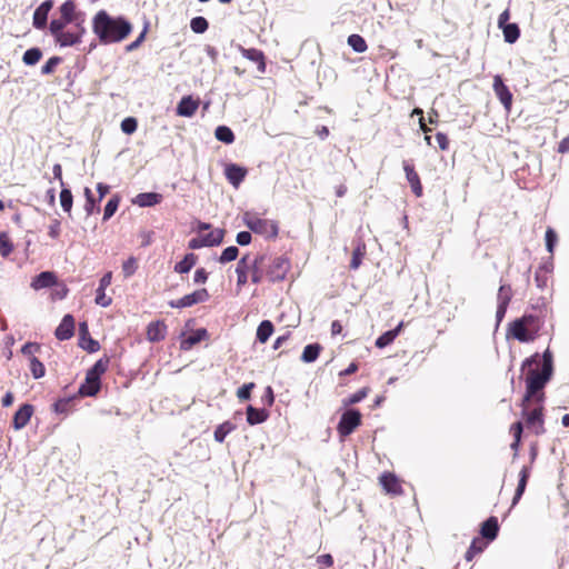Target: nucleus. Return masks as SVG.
Wrapping results in <instances>:
<instances>
[{"label":"nucleus","instance_id":"obj_49","mask_svg":"<svg viewBox=\"0 0 569 569\" xmlns=\"http://www.w3.org/2000/svg\"><path fill=\"white\" fill-rule=\"evenodd\" d=\"M61 62V58L59 57H51L41 68L42 74H50L52 73L58 64Z\"/></svg>","mask_w":569,"mask_h":569},{"label":"nucleus","instance_id":"obj_22","mask_svg":"<svg viewBox=\"0 0 569 569\" xmlns=\"http://www.w3.org/2000/svg\"><path fill=\"white\" fill-rule=\"evenodd\" d=\"M380 483L388 493L399 495L402 491L400 481L393 473H383L380 477Z\"/></svg>","mask_w":569,"mask_h":569},{"label":"nucleus","instance_id":"obj_42","mask_svg":"<svg viewBox=\"0 0 569 569\" xmlns=\"http://www.w3.org/2000/svg\"><path fill=\"white\" fill-rule=\"evenodd\" d=\"M13 250V244L6 232L0 233V253L7 258Z\"/></svg>","mask_w":569,"mask_h":569},{"label":"nucleus","instance_id":"obj_43","mask_svg":"<svg viewBox=\"0 0 569 569\" xmlns=\"http://www.w3.org/2000/svg\"><path fill=\"white\" fill-rule=\"evenodd\" d=\"M511 297H512V292H511L510 286H506V284L500 286L498 296H497L498 305L508 307V305L511 300Z\"/></svg>","mask_w":569,"mask_h":569},{"label":"nucleus","instance_id":"obj_29","mask_svg":"<svg viewBox=\"0 0 569 569\" xmlns=\"http://www.w3.org/2000/svg\"><path fill=\"white\" fill-rule=\"evenodd\" d=\"M197 262V257L193 253H188L184 258L176 263L174 271L178 273H188Z\"/></svg>","mask_w":569,"mask_h":569},{"label":"nucleus","instance_id":"obj_55","mask_svg":"<svg viewBox=\"0 0 569 569\" xmlns=\"http://www.w3.org/2000/svg\"><path fill=\"white\" fill-rule=\"evenodd\" d=\"M253 387H254L253 382L244 383L241 388L238 389L237 397L240 400H248V399H250L251 390L253 389Z\"/></svg>","mask_w":569,"mask_h":569},{"label":"nucleus","instance_id":"obj_46","mask_svg":"<svg viewBox=\"0 0 569 569\" xmlns=\"http://www.w3.org/2000/svg\"><path fill=\"white\" fill-rule=\"evenodd\" d=\"M60 203L66 212H70L72 209V193L69 189H62L60 192Z\"/></svg>","mask_w":569,"mask_h":569},{"label":"nucleus","instance_id":"obj_51","mask_svg":"<svg viewBox=\"0 0 569 569\" xmlns=\"http://www.w3.org/2000/svg\"><path fill=\"white\" fill-rule=\"evenodd\" d=\"M94 301L97 305L106 308L111 305L112 299L106 295V289L98 288Z\"/></svg>","mask_w":569,"mask_h":569},{"label":"nucleus","instance_id":"obj_16","mask_svg":"<svg viewBox=\"0 0 569 569\" xmlns=\"http://www.w3.org/2000/svg\"><path fill=\"white\" fill-rule=\"evenodd\" d=\"M403 170L406 172V178L412 189V192L417 197H421L422 196V186L420 182V178H419L418 173L416 172L413 166L411 163H409L408 161H405Z\"/></svg>","mask_w":569,"mask_h":569},{"label":"nucleus","instance_id":"obj_44","mask_svg":"<svg viewBox=\"0 0 569 569\" xmlns=\"http://www.w3.org/2000/svg\"><path fill=\"white\" fill-rule=\"evenodd\" d=\"M365 253H366L365 244L357 246V248L353 250L351 262H350L351 269L356 270L360 267Z\"/></svg>","mask_w":569,"mask_h":569},{"label":"nucleus","instance_id":"obj_41","mask_svg":"<svg viewBox=\"0 0 569 569\" xmlns=\"http://www.w3.org/2000/svg\"><path fill=\"white\" fill-rule=\"evenodd\" d=\"M119 202H120V198L117 194H114L112 198L109 199V201L107 202V204L104 207L103 220H109L114 214V212L117 211V209L119 207Z\"/></svg>","mask_w":569,"mask_h":569},{"label":"nucleus","instance_id":"obj_11","mask_svg":"<svg viewBox=\"0 0 569 569\" xmlns=\"http://www.w3.org/2000/svg\"><path fill=\"white\" fill-rule=\"evenodd\" d=\"M33 412V406L29 403L22 405L13 416L12 427L14 428V430L23 429L29 423Z\"/></svg>","mask_w":569,"mask_h":569},{"label":"nucleus","instance_id":"obj_45","mask_svg":"<svg viewBox=\"0 0 569 569\" xmlns=\"http://www.w3.org/2000/svg\"><path fill=\"white\" fill-rule=\"evenodd\" d=\"M397 338V331H387L382 333L378 339L376 340V347L382 349L390 343L393 342V340Z\"/></svg>","mask_w":569,"mask_h":569},{"label":"nucleus","instance_id":"obj_3","mask_svg":"<svg viewBox=\"0 0 569 569\" xmlns=\"http://www.w3.org/2000/svg\"><path fill=\"white\" fill-rule=\"evenodd\" d=\"M540 329L539 320L533 315H525L512 322L510 332L520 342H529L536 339Z\"/></svg>","mask_w":569,"mask_h":569},{"label":"nucleus","instance_id":"obj_26","mask_svg":"<svg viewBox=\"0 0 569 569\" xmlns=\"http://www.w3.org/2000/svg\"><path fill=\"white\" fill-rule=\"evenodd\" d=\"M268 412L264 409H257L252 406L247 408V421L249 425L254 426L264 422L268 419Z\"/></svg>","mask_w":569,"mask_h":569},{"label":"nucleus","instance_id":"obj_24","mask_svg":"<svg viewBox=\"0 0 569 569\" xmlns=\"http://www.w3.org/2000/svg\"><path fill=\"white\" fill-rule=\"evenodd\" d=\"M162 196L156 192H142L136 196L133 203L139 207H151L158 204Z\"/></svg>","mask_w":569,"mask_h":569},{"label":"nucleus","instance_id":"obj_64","mask_svg":"<svg viewBox=\"0 0 569 569\" xmlns=\"http://www.w3.org/2000/svg\"><path fill=\"white\" fill-rule=\"evenodd\" d=\"M69 406V401L66 399L58 400L54 405V411L58 413H64L67 412V408Z\"/></svg>","mask_w":569,"mask_h":569},{"label":"nucleus","instance_id":"obj_35","mask_svg":"<svg viewBox=\"0 0 569 569\" xmlns=\"http://www.w3.org/2000/svg\"><path fill=\"white\" fill-rule=\"evenodd\" d=\"M505 41L508 43H513L518 40L520 36V30L516 23H509L502 27Z\"/></svg>","mask_w":569,"mask_h":569},{"label":"nucleus","instance_id":"obj_36","mask_svg":"<svg viewBox=\"0 0 569 569\" xmlns=\"http://www.w3.org/2000/svg\"><path fill=\"white\" fill-rule=\"evenodd\" d=\"M41 57L42 52L39 48H31L23 53L22 61L27 66H34L40 61Z\"/></svg>","mask_w":569,"mask_h":569},{"label":"nucleus","instance_id":"obj_38","mask_svg":"<svg viewBox=\"0 0 569 569\" xmlns=\"http://www.w3.org/2000/svg\"><path fill=\"white\" fill-rule=\"evenodd\" d=\"M29 368L34 379H40L46 373L43 363L37 357L30 358Z\"/></svg>","mask_w":569,"mask_h":569},{"label":"nucleus","instance_id":"obj_28","mask_svg":"<svg viewBox=\"0 0 569 569\" xmlns=\"http://www.w3.org/2000/svg\"><path fill=\"white\" fill-rule=\"evenodd\" d=\"M273 332V325L269 320H263L257 329V339L261 343H266Z\"/></svg>","mask_w":569,"mask_h":569},{"label":"nucleus","instance_id":"obj_27","mask_svg":"<svg viewBox=\"0 0 569 569\" xmlns=\"http://www.w3.org/2000/svg\"><path fill=\"white\" fill-rule=\"evenodd\" d=\"M498 530H499L498 521L495 517H490L481 526L482 537H485L489 540H493L497 537Z\"/></svg>","mask_w":569,"mask_h":569},{"label":"nucleus","instance_id":"obj_40","mask_svg":"<svg viewBox=\"0 0 569 569\" xmlns=\"http://www.w3.org/2000/svg\"><path fill=\"white\" fill-rule=\"evenodd\" d=\"M239 249L236 246L227 247L220 254L218 261L222 264L231 262L238 258Z\"/></svg>","mask_w":569,"mask_h":569},{"label":"nucleus","instance_id":"obj_9","mask_svg":"<svg viewBox=\"0 0 569 569\" xmlns=\"http://www.w3.org/2000/svg\"><path fill=\"white\" fill-rule=\"evenodd\" d=\"M208 299H209V293H208L207 289L202 288V289H198V290L193 291L192 293L186 295L180 299L171 300L169 302V306L171 308H177V309L188 308L193 305L204 302Z\"/></svg>","mask_w":569,"mask_h":569},{"label":"nucleus","instance_id":"obj_58","mask_svg":"<svg viewBox=\"0 0 569 569\" xmlns=\"http://www.w3.org/2000/svg\"><path fill=\"white\" fill-rule=\"evenodd\" d=\"M80 346H81L83 349L88 350L89 352H96V351L99 349V343H98V341H96V340H93V339H91V338H89L88 340H84V339H83V340L81 341Z\"/></svg>","mask_w":569,"mask_h":569},{"label":"nucleus","instance_id":"obj_1","mask_svg":"<svg viewBox=\"0 0 569 569\" xmlns=\"http://www.w3.org/2000/svg\"><path fill=\"white\" fill-rule=\"evenodd\" d=\"M94 34L102 43H116L129 36L132 26L122 17L112 18L104 10H100L92 21Z\"/></svg>","mask_w":569,"mask_h":569},{"label":"nucleus","instance_id":"obj_19","mask_svg":"<svg viewBox=\"0 0 569 569\" xmlns=\"http://www.w3.org/2000/svg\"><path fill=\"white\" fill-rule=\"evenodd\" d=\"M100 390V378L87 372L86 381L81 385L79 392L82 396L92 397L96 396Z\"/></svg>","mask_w":569,"mask_h":569},{"label":"nucleus","instance_id":"obj_54","mask_svg":"<svg viewBox=\"0 0 569 569\" xmlns=\"http://www.w3.org/2000/svg\"><path fill=\"white\" fill-rule=\"evenodd\" d=\"M137 120L134 118L129 117L122 120L121 130L127 134H131L137 130Z\"/></svg>","mask_w":569,"mask_h":569},{"label":"nucleus","instance_id":"obj_10","mask_svg":"<svg viewBox=\"0 0 569 569\" xmlns=\"http://www.w3.org/2000/svg\"><path fill=\"white\" fill-rule=\"evenodd\" d=\"M361 422V415L358 410L346 411L338 425L340 436H349Z\"/></svg>","mask_w":569,"mask_h":569},{"label":"nucleus","instance_id":"obj_18","mask_svg":"<svg viewBox=\"0 0 569 569\" xmlns=\"http://www.w3.org/2000/svg\"><path fill=\"white\" fill-rule=\"evenodd\" d=\"M58 279L54 272L52 271H43L33 278L31 281V288L34 290H40L44 288H50L57 283Z\"/></svg>","mask_w":569,"mask_h":569},{"label":"nucleus","instance_id":"obj_52","mask_svg":"<svg viewBox=\"0 0 569 569\" xmlns=\"http://www.w3.org/2000/svg\"><path fill=\"white\" fill-rule=\"evenodd\" d=\"M369 389L362 388L351 395L347 400H345V405H353L362 401L368 396Z\"/></svg>","mask_w":569,"mask_h":569},{"label":"nucleus","instance_id":"obj_12","mask_svg":"<svg viewBox=\"0 0 569 569\" xmlns=\"http://www.w3.org/2000/svg\"><path fill=\"white\" fill-rule=\"evenodd\" d=\"M493 91L503 107L509 110L512 102V94L508 87L503 83L502 78L497 74L493 78Z\"/></svg>","mask_w":569,"mask_h":569},{"label":"nucleus","instance_id":"obj_50","mask_svg":"<svg viewBox=\"0 0 569 569\" xmlns=\"http://www.w3.org/2000/svg\"><path fill=\"white\" fill-rule=\"evenodd\" d=\"M137 270V260L130 257L122 263V271L126 278L131 277Z\"/></svg>","mask_w":569,"mask_h":569},{"label":"nucleus","instance_id":"obj_62","mask_svg":"<svg viewBox=\"0 0 569 569\" xmlns=\"http://www.w3.org/2000/svg\"><path fill=\"white\" fill-rule=\"evenodd\" d=\"M542 370L547 372H551L552 370V357L549 350H546L543 353Z\"/></svg>","mask_w":569,"mask_h":569},{"label":"nucleus","instance_id":"obj_32","mask_svg":"<svg viewBox=\"0 0 569 569\" xmlns=\"http://www.w3.org/2000/svg\"><path fill=\"white\" fill-rule=\"evenodd\" d=\"M236 426L231 423L230 421H226L221 425H219L214 430V440L218 442H223L226 437L233 431Z\"/></svg>","mask_w":569,"mask_h":569},{"label":"nucleus","instance_id":"obj_30","mask_svg":"<svg viewBox=\"0 0 569 569\" xmlns=\"http://www.w3.org/2000/svg\"><path fill=\"white\" fill-rule=\"evenodd\" d=\"M320 351H321V346L319 343L308 345L303 349V352L301 355V360L306 363L313 362L319 357Z\"/></svg>","mask_w":569,"mask_h":569},{"label":"nucleus","instance_id":"obj_39","mask_svg":"<svg viewBox=\"0 0 569 569\" xmlns=\"http://www.w3.org/2000/svg\"><path fill=\"white\" fill-rule=\"evenodd\" d=\"M348 44L359 53H362L367 50V43L365 39L359 34H351L348 37Z\"/></svg>","mask_w":569,"mask_h":569},{"label":"nucleus","instance_id":"obj_21","mask_svg":"<svg viewBox=\"0 0 569 569\" xmlns=\"http://www.w3.org/2000/svg\"><path fill=\"white\" fill-rule=\"evenodd\" d=\"M226 177L228 181L234 187L238 188L239 184L243 181L246 177V169L239 167L237 164H229L226 167Z\"/></svg>","mask_w":569,"mask_h":569},{"label":"nucleus","instance_id":"obj_47","mask_svg":"<svg viewBox=\"0 0 569 569\" xmlns=\"http://www.w3.org/2000/svg\"><path fill=\"white\" fill-rule=\"evenodd\" d=\"M191 30L196 33H203L208 29V21L203 17H196L190 22Z\"/></svg>","mask_w":569,"mask_h":569},{"label":"nucleus","instance_id":"obj_4","mask_svg":"<svg viewBox=\"0 0 569 569\" xmlns=\"http://www.w3.org/2000/svg\"><path fill=\"white\" fill-rule=\"evenodd\" d=\"M68 24H72V22H67L63 20V17L60 14L59 19H53L50 22V32L54 37L56 42L61 47H71L79 42L83 37L77 29L64 30Z\"/></svg>","mask_w":569,"mask_h":569},{"label":"nucleus","instance_id":"obj_14","mask_svg":"<svg viewBox=\"0 0 569 569\" xmlns=\"http://www.w3.org/2000/svg\"><path fill=\"white\" fill-rule=\"evenodd\" d=\"M199 108V100L191 96L183 97L177 106V114L180 117H192Z\"/></svg>","mask_w":569,"mask_h":569},{"label":"nucleus","instance_id":"obj_5","mask_svg":"<svg viewBox=\"0 0 569 569\" xmlns=\"http://www.w3.org/2000/svg\"><path fill=\"white\" fill-rule=\"evenodd\" d=\"M242 220L246 227H248L252 232L267 239H272L278 236L279 227L274 220L260 218L252 212H244Z\"/></svg>","mask_w":569,"mask_h":569},{"label":"nucleus","instance_id":"obj_53","mask_svg":"<svg viewBox=\"0 0 569 569\" xmlns=\"http://www.w3.org/2000/svg\"><path fill=\"white\" fill-rule=\"evenodd\" d=\"M557 240H558V237H557V233L555 232V230L551 228H548L546 231V247L550 253L553 252V248L557 243Z\"/></svg>","mask_w":569,"mask_h":569},{"label":"nucleus","instance_id":"obj_63","mask_svg":"<svg viewBox=\"0 0 569 569\" xmlns=\"http://www.w3.org/2000/svg\"><path fill=\"white\" fill-rule=\"evenodd\" d=\"M208 279V273L203 268L197 269L193 276L196 283H204Z\"/></svg>","mask_w":569,"mask_h":569},{"label":"nucleus","instance_id":"obj_13","mask_svg":"<svg viewBox=\"0 0 569 569\" xmlns=\"http://www.w3.org/2000/svg\"><path fill=\"white\" fill-rule=\"evenodd\" d=\"M74 319L71 315H66L56 329V337L59 340H68L73 336Z\"/></svg>","mask_w":569,"mask_h":569},{"label":"nucleus","instance_id":"obj_57","mask_svg":"<svg viewBox=\"0 0 569 569\" xmlns=\"http://www.w3.org/2000/svg\"><path fill=\"white\" fill-rule=\"evenodd\" d=\"M40 350V346L36 342H27L22 346L21 352L27 356L29 359L34 357V353Z\"/></svg>","mask_w":569,"mask_h":569},{"label":"nucleus","instance_id":"obj_17","mask_svg":"<svg viewBox=\"0 0 569 569\" xmlns=\"http://www.w3.org/2000/svg\"><path fill=\"white\" fill-rule=\"evenodd\" d=\"M52 1H43L33 13V26L37 29H43L47 24L48 13L52 8Z\"/></svg>","mask_w":569,"mask_h":569},{"label":"nucleus","instance_id":"obj_37","mask_svg":"<svg viewBox=\"0 0 569 569\" xmlns=\"http://www.w3.org/2000/svg\"><path fill=\"white\" fill-rule=\"evenodd\" d=\"M214 134L219 141L224 142V143H232L234 140V134H233L232 130L226 126H219L216 129Z\"/></svg>","mask_w":569,"mask_h":569},{"label":"nucleus","instance_id":"obj_48","mask_svg":"<svg viewBox=\"0 0 569 569\" xmlns=\"http://www.w3.org/2000/svg\"><path fill=\"white\" fill-rule=\"evenodd\" d=\"M108 359H100L98 360L92 368L88 370L91 375L100 378L108 369Z\"/></svg>","mask_w":569,"mask_h":569},{"label":"nucleus","instance_id":"obj_23","mask_svg":"<svg viewBox=\"0 0 569 569\" xmlns=\"http://www.w3.org/2000/svg\"><path fill=\"white\" fill-rule=\"evenodd\" d=\"M207 338L208 331L204 328L197 329L190 336H188L181 341L180 348L182 350H190L194 345L199 343L200 341Z\"/></svg>","mask_w":569,"mask_h":569},{"label":"nucleus","instance_id":"obj_31","mask_svg":"<svg viewBox=\"0 0 569 569\" xmlns=\"http://www.w3.org/2000/svg\"><path fill=\"white\" fill-rule=\"evenodd\" d=\"M486 547H487L486 542H483L479 538H475L465 555L466 560L471 561L473 559V557L481 553Z\"/></svg>","mask_w":569,"mask_h":569},{"label":"nucleus","instance_id":"obj_15","mask_svg":"<svg viewBox=\"0 0 569 569\" xmlns=\"http://www.w3.org/2000/svg\"><path fill=\"white\" fill-rule=\"evenodd\" d=\"M527 428L533 430L535 433L539 435L543 432V419L542 408H536L532 411L526 413Z\"/></svg>","mask_w":569,"mask_h":569},{"label":"nucleus","instance_id":"obj_60","mask_svg":"<svg viewBox=\"0 0 569 569\" xmlns=\"http://www.w3.org/2000/svg\"><path fill=\"white\" fill-rule=\"evenodd\" d=\"M535 280L539 288H545L548 284L549 276H546L545 273H542L541 270H537Z\"/></svg>","mask_w":569,"mask_h":569},{"label":"nucleus","instance_id":"obj_61","mask_svg":"<svg viewBox=\"0 0 569 569\" xmlns=\"http://www.w3.org/2000/svg\"><path fill=\"white\" fill-rule=\"evenodd\" d=\"M436 141H437V143H438V146H439V148L441 150H447L448 149L449 140H448V137L445 133L438 132L436 134Z\"/></svg>","mask_w":569,"mask_h":569},{"label":"nucleus","instance_id":"obj_56","mask_svg":"<svg viewBox=\"0 0 569 569\" xmlns=\"http://www.w3.org/2000/svg\"><path fill=\"white\" fill-rule=\"evenodd\" d=\"M61 232V223L58 219H53L48 227V234L52 239H58Z\"/></svg>","mask_w":569,"mask_h":569},{"label":"nucleus","instance_id":"obj_33","mask_svg":"<svg viewBox=\"0 0 569 569\" xmlns=\"http://www.w3.org/2000/svg\"><path fill=\"white\" fill-rule=\"evenodd\" d=\"M224 231L222 229H214L208 234H203L202 238L206 241L207 247L218 246L222 242Z\"/></svg>","mask_w":569,"mask_h":569},{"label":"nucleus","instance_id":"obj_59","mask_svg":"<svg viewBox=\"0 0 569 569\" xmlns=\"http://www.w3.org/2000/svg\"><path fill=\"white\" fill-rule=\"evenodd\" d=\"M251 233L248 231H241L237 234V243L240 246H248L251 242Z\"/></svg>","mask_w":569,"mask_h":569},{"label":"nucleus","instance_id":"obj_6","mask_svg":"<svg viewBox=\"0 0 569 569\" xmlns=\"http://www.w3.org/2000/svg\"><path fill=\"white\" fill-rule=\"evenodd\" d=\"M60 14L67 22H72L73 29H77L80 33L84 34V13L77 10V4L71 1H64L59 8Z\"/></svg>","mask_w":569,"mask_h":569},{"label":"nucleus","instance_id":"obj_7","mask_svg":"<svg viewBox=\"0 0 569 569\" xmlns=\"http://www.w3.org/2000/svg\"><path fill=\"white\" fill-rule=\"evenodd\" d=\"M551 376V372L547 371H538V370H530L528 372L526 383H527V391L526 397L523 399V405L533 397L540 389H542L546 385V382L549 380Z\"/></svg>","mask_w":569,"mask_h":569},{"label":"nucleus","instance_id":"obj_34","mask_svg":"<svg viewBox=\"0 0 569 569\" xmlns=\"http://www.w3.org/2000/svg\"><path fill=\"white\" fill-rule=\"evenodd\" d=\"M242 54L244 58L258 62L259 63V70L264 71L266 64L263 61V54L261 51L257 49H242Z\"/></svg>","mask_w":569,"mask_h":569},{"label":"nucleus","instance_id":"obj_20","mask_svg":"<svg viewBox=\"0 0 569 569\" xmlns=\"http://www.w3.org/2000/svg\"><path fill=\"white\" fill-rule=\"evenodd\" d=\"M167 333V326L163 321H154L149 323L147 328V338L151 342L161 341Z\"/></svg>","mask_w":569,"mask_h":569},{"label":"nucleus","instance_id":"obj_2","mask_svg":"<svg viewBox=\"0 0 569 569\" xmlns=\"http://www.w3.org/2000/svg\"><path fill=\"white\" fill-rule=\"evenodd\" d=\"M264 261L263 254L251 257L249 253L241 257L236 267L237 287L241 289L249 280V271H252L251 281L258 284L263 279L262 263Z\"/></svg>","mask_w":569,"mask_h":569},{"label":"nucleus","instance_id":"obj_25","mask_svg":"<svg viewBox=\"0 0 569 569\" xmlns=\"http://www.w3.org/2000/svg\"><path fill=\"white\" fill-rule=\"evenodd\" d=\"M530 477V468L529 467H522L519 473V482L518 487L516 489L515 497L512 499V506H516L518 501L520 500L521 496L523 495L527 486V481Z\"/></svg>","mask_w":569,"mask_h":569},{"label":"nucleus","instance_id":"obj_8","mask_svg":"<svg viewBox=\"0 0 569 569\" xmlns=\"http://www.w3.org/2000/svg\"><path fill=\"white\" fill-rule=\"evenodd\" d=\"M290 270V261L286 257L274 258L267 269V277L271 282L282 281Z\"/></svg>","mask_w":569,"mask_h":569}]
</instances>
